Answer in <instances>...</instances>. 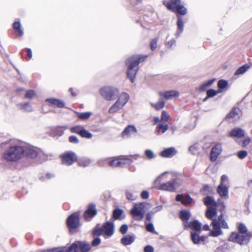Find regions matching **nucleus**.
Returning <instances> with one entry per match:
<instances>
[{"instance_id":"1","label":"nucleus","mask_w":252,"mask_h":252,"mask_svg":"<svg viewBox=\"0 0 252 252\" xmlns=\"http://www.w3.org/2000/svg\"><path fill=\"white\" fill-rule=\"evenodd\" d=\"M147 58V55H135L127 59L126 64L127 66V76L132 83L135 81V76L139 69V64Z\"/></svg>"},{"instance_id":"2","label":"nucleus","mask_w":252,"mask_h":252,"mask_svg":"<svg viewBox=\"0 0 252 252\" xmlns=\"http://www.w3.org/2000/svg\"><path fill=\"white\" fill-rule=\"evenodd\" d=\"M24 155L23 146L14 145L11 146L3 153V158L7 161H16Z\"/></svg>"},{"instance_id":"3","label":"nucleus","mask_w":252,"mask_h":252,"mask_svg":"<svg viewBox=\"0 0 252 252\" xmlns=\"http://www.w3.org/2000/svg\"><path fill=\"white\" fill-rule=\"evenodd\" d=\"M99 93L105 100L111 101L115 99L118 96L119 91L116 87L107 86L101 88Z\"/></svg>"},{"instance_id":"4","label":"nucleus","mask_w":252,"mask_h":252,"mask_svg":"<svg viewBox=\"0 0 252 252\" xmlns=\"http://www.w3.org/2000/svg\"><path fill=\"white\" fill-rule=\"evenodd\" d=\"M91 245L86 241H76L67 247V252H89Z\"/></svg>"},{"instance_id":"5","label":"nucleus","mask_w":252,"mask_h":252,"mask_svg":"<svg viewBox=\"0 0 252 252\" xmlns=\"http://www.w3.org/2000/svg\"><path fill=\"white\" fill-rule=\"evenodd\" d=\"M80 215L79 211L72 213L68 216L66 220V225L70 233L75 232V229L80 225Z\"/></svg>"},{"instance_id":"6","label":"nucleus","mask_w":252,"mask_h":252,"mask_svg":"<svg viewBox=\"0 0 252 252\" xmlns=\"http://www.w3.org/2000/svg\"><path fill=\"white\" fill-rule=\"evenodd\" d=\"M139 157L138 155L125 156L123 158L115 159L109 161V165L112 167H123L125 164H129L133 160H136Z\"/></svg>"},{"instance_id":"7","label":"nucleus","mask_w":252,"mask_h":252,"mask_svg":"<svg viewBox=\"0 0 252 252\" xmlns=\"http://www.w3.org/2000/svg\"><path fill=\"white\" fill-rule=\"evenodd\" d=\"M147 205H150V204L146 202L134 204L130 212L131 215L133 217H140L139 220H142L144 218L145 208Z\"/></svg>"},{"instance_id":"8","label":"nucleus","mask_w":252,"mask_h":252,"mask_svg":"<svg viewBox=\"0 0 252 252\" xmlns=\"http://www.w3.org/2000/svg\"><path fill=\"white\" fill-rule=\"evenodd\" d=\"M23 148L24 150V156L27 158L34 159L36 158H41V152L37 148L31 145H26L23 146Z\"/></svg>"},{"instance_id":"9","label":"nucleus","mask_w":252,"mask_h":252,"mask_svg":"<svg viewBox=\"0 0 252 252\" xmlns=\"http://www.w3.org/2000/svg\"><path fill=\"white\" fill-rule=\"evenodd\" d=\"M230 241L235 242L240 245H247L249 243V240L246 234L232 232L229 238Z\"/></svg>"},{"instance_id":"10","label":"nucleus","mask_w":252,"mask_h":252,"mask_svg":"<svg viewBox=\"0 0 252 252\" xmlns=\"http://www.w3.org/2000/svg\"><path fill=\"white\" fill-rule=\"evenodd\" d=\"M62 163L66 165L72 164L77 159L76 155L72 152H66L61 156Z\"/></svg>"},{"instance_id":"11","label":"nucleus","mask_w":252,"mask_h":252,"mask_svg":"<svg viewBox=\"0 0 252 252\" xmlns=\"http://www.w3.org/2000/svg\"><path fill=\"white\" fill-rule=\"evenodd\" d=\"M103 237L105 239L110 238L114 233V224L110 221H106L102 226Z\"/></svg>"},{"instance_id":"12","label":"nucleus","mask_w":252,"mask_h":252,"mask_svg":"<svg viewBox=\"0 0 252 252\" xmlns=\"http://www.w3.org/2000/svg\"><path fill=\"white\" fill-rule=\"evenodd\" d=\"M97 214L95 205L91 203L88 205L87 210L85 211L83 216L87 221H90Z\"/></svg>"},{"instance_id":"13","label":"nucleus","mask_w":252,"mask_h":252,"mask_svg":"<svg viewBox=\"0 0 252 252\" xmlns=\"http://www.w3.org/2000/svg\"><path fill=\"white\" fill-rule=\"evenodd\" d=\"M201 226L202 224L199 220H194L192 221H189L183 227L184 229L185 230L190 229L193 231L192 232H201Z\"/></svg>"},{"instance_id":"14","label":"nucleus","mask_w":252,"mask_h":252,"mask_svg":"<svg viewBox=\"0 0 252 252\" xmlns=\"http://www.w3.org/2000/svg\"><path fill=\"white\" fill-rule=\"evenodd\" d=\"M212 225L213 229L210 232L209 235L210 236L216 237L222 234L219 221L217 220L216 219H214L212 220Z\"/></svg>"},{"instance_id":"15","label":"nucleus","mask_w":252,"mask_h":252,"mask_svg":"<svg viewBox=\"0 0 252 252\" xmlns=\"http://www.w3.org/2000/svg\"><path fill=\"white\" fill-rule=\"evenodd\" d=\"M222 152L221 145L220 143L216 144L211 149L210 153V160L211 161H215L219 156Z\"/></svg>"},{"instance_id":"16","label":"nucleus","mask_w":252,"mask_h":252,"mask_svg":"<svg viewBox=\"0 0 252 252\" xmlns=\"http://www.w3.org/2000/svg\"><path fill=\"white\" fill-rule=\"evenodd\" d=\"M137 132V129L134 125H128L122 132L121 135L124 138H127Z\"/></svg>"},{"instance_id":"17","label":"nucleus","mask_w":252,"mask_h":252,"mask_svg":"<svg viewBox=\"0 0 252 252\" xmlns=\"http://www.w3.org/2000/svg\"><path fill=\"white\" fill-rule=\"evenodd\" d=\"M200 232H190V239L192 243L195 245H199L202 242H204L207 239L205 236H200Z\"/></svg>"},{"instance_id":"18","label":"nucleus","mask_w":252,"mask_h":252,"mask_svg":"<svg viewBox=\"0 0 252 252\" xmlns=\"http://www.w3.org/2000/svg\"><path fill=\"white\" fill-rule=\"evenodd\" d=\"M245 132L241 128L237 127L232 129L229 133V136L232 138H242L245 136Z\"/></svg>"},{"instance_id":"19","label":"nucleus","mask_w":252,"mask_h":252,"mask_svg":"<svg viewBox=\"0 0 252 252\" xmlns=\"http://www.w3.org/2000/svg\"><path fill=\"white\" fill-rule=\"evenodd\" d=\"M217 192L221 197L228 198V188L226 185L220 184L217 187Z\"/></svg>"},{"instance_id":"20","label":"nucleus","mask_w":252,"mask_h":252,"mask_svg":"<svg viewBox=\"0 0 252 252\" xmlns=\"http://www.w3.org/2000/svg\"><path fill=\"white\" fill-rule=\"evenodd\" d=\"M180 219L183 221V226L189 222V219L191 217V213L189 211L182 210L179 214Z\"/></svg>"},{"instance_id":"21","label":"nucleus","mask_w":252,"mask_h":252,"mask_svg":"<svg viewBox=\"0 0 252 252\" xmlns=\"http://www.w3.org/2000/svg\"><path fill=\"white\" fill-rule=\"evenodd\" d=\"M177 153L176 150L174 147H170L163 150L160 153V156L163 158H170Z\"/></svg>"},{"instance_id":"22","label":"nucleus","mask_w":252,"mask_h":252,"mask_svg":"<svg viewBox=\"0 0 252 252\" xmlns=\"http://www.w3.org/2000/svg\"><path fill=\"white\" fill-rule=\"evenodd\" d=\"M159 94L163 96L166 99H171L179 95L178 91L175 90L168 91L164 92H159Z\"/></svg>"},{"instance_id":"23","label":"nucleus","mask_w":252,"mask_h":252,"mask_svg":"<svg viewBox=\"0 0 252 252\" xmlns=\"http://www.w3.org/2000/svg\"><path fill=\"white\" fill-rule=\"evenodd\" d=\"M157 189L159 190L173 192L175 190L173 184L171 181L160 184Z\"/></svg>"},{"instance_id":"24","label":"nucleus","mask_w":252,"mask_h":252,"mask_svg":"<svg viewBox=\"0 0 252 252\" xmlns=\"http://www.w3.org/2000/svg\"><path fill=\"white\" fill-rule=\"evenodd\" d=\"M46 102L53 106H56L59 108H63L65 107V103L63 101L55 98H47Z\"/></svg>"},{"instance_id":"25","label":"nucleus","mask_w":252,"mask_h":252,"mask_svg":"<svg viewBox=\"0 0 252 252\" xmlns=\"http://www.w3.org/2000/svg\"><path fill=\"white\" fill-rule=\"evenodd\" d=\"M112 217L116 220H122L125 218L124 211L119 208H116L113 211Z\"/></svg>"},{"instance_id":"26","label":"nucleus","mask_w":252,"mask_h":252,"mask_svg":"<svg viewBox=\"0 0 252 252\" xmlns=\"http://www.w3.org/2000/svg\"><path fill=\"white\" fill-rule=\"evenodd\" d=\"M135 240L134 235H126L124 236L121 239V243L124 246L130 245L132 244Z\"/></svg>"},{"instance_id":"27","label":"nucleus","mask_w":252,"mask_h":252,"mask_svg":"<svg viewBox=\"0 0 252 252\" xmlns=\"http://www.w3.org/2000/svg\"><path fill=\"white\" fill-rule=\"evenodd\" d=\"M181 0H171V2H167L163 4L166 6L167 8L172 11H175V7L178 5H180Z\"/></svg>"},{"instance_id":"28","label":"nucleus","mask_w":252,"mask_h":252,"mask_svg":"<svg viewBox=\"0 0 252 252\" xmlns=\"http://www.w3.org/2000/svg\"><path fill=\"white\" fill-rule=\"evenodd\" d=\"M204 204L209 207H217L218 203L215 201L214 199L209 195H207L203 199Z\"/></svg>"},{"instance_id":"29","label":"nucleus","mask_w":252,"mask_h":252,"mask_svg":"<svg viewBox=\"0 0 252 252\" xmlns=\"http://www.w3.org/2000/svg\"><path fill=\"white\" fill-rule=\"evenodd\" d=\"M216 79L213 78L204 82L198 88V90L201 92H204L206 89L210 87L215 81Z\"/></svg>"},{"instance_id":"30","label":"nucleus","mask_w":252,"mask_h":252,"mask_svg":"<svg viewBox=\"0 0 252 252\" xmlns=\"http://www.w3.org/2000/svg\"><path fill=\"white\" fill-rule=\"evenodd\" d=\"M102 235L103 236V232L102 227L99 226V224L97 225L92 229L91 235L93 237H99Z\"/></svg>"},{"instance_id":"31","label":"nucleus","mask_w":252,"mask_h":252,"mask_svg":"<svg viewBox=\"0 0 252 252\" xmlns=\"http://www.w3.org/2000/svg\"><path fill=\"white\" fill-rule=\"evenodd\" d=\"M170 181L173 184L174 187L176 190V189L178 188L182 184V176L180 174L177 175L176 177L172 178Z\"/></svg>"},{"instance_id":"32","label":"nucleus","mask_w":252,"mask_h":252,"mask_svg":"<svg viewBox=\"0 0 252 252\" xmlns=\"http://www.w3.org/2000/svg\"><path fill=\"white\" fill-rule=\"evenodd\" d=\"M177 25V31L176 33V36L177 37H179L184 30V22L182 18H181V17H178Z\"/></svg>"},{"instance_id":"33","label":"nucleus","mask_w":252,"mask_h":252,"mask_svg":"<svg viewBox=\"0 0 252 252\" xmlns=\"http://www.w3.org/2000/svg\"><path fill=\"white\" fill-rule=\"evenodd\" d=\"M129 98V96L128 94L127 93H123L120 95L117 101L124 107L128 101Z\"/></svg>"},{"instance_id":"34","label":"nucleus","mask_w":252,"mask_h":252,"mask_svg":"<svg viewBox=\"0 0 252 252\" xmlns=\"http://www.w3.org/2000/svg\"><path fill=\"white\" fill-rule=\"evenodd\" d=\"M126 196L128 200H135L137 197V193L131 189H127L126 190Z\"/></svg>"},{"instance_id":"35","label":"nucleus","mask_w":252,"mask_h":252,"mask_svg":"<svg viewBox=\"0 0 252 252\" xmlns=\"http://www.w3.org/2000/svg\"><path fill=\"white\" fill-rule=\"evenodd\" d=\"M13 28L15 30L18 36H21L24 34V32L21 28L20 22H15L13 24Z\"/></svg>"},{"instance_id":"36","label":"nucleus","mask_w":252,"mask_h":252,"mask_svg":"<svg viewBox=\"0 0 252 252\" xmlns=\"http://www.w3.org/2000/svg\"><path fill=\"white\" fill-rule=\"evenodd\" d=\"M123 107V106L117 101L109 109L108 112L110 114H112L118 112L119 110Z\"/></svg>"},{"instance_id":"37","label":"nucleus","mask_w":252,"mask_h":252,"mask_svg":"<svg viewBox=\"0 0 252 252\" xmlns=\"http://www.w3.org/2000/svg\"><path fill=\"white\" fill-rule=\"evenodd\" d=\"M168 129L167 124H163L161 123H159L156 127L157 132L158 133H164Z\"/></svg>"},{"instance_id":"38","label":"nucleus","mask_w":252,"mask_h":252,"mask_svg":"<svg viewBox=\"0 0 252 252\" xmlns=\"http://www.w3.org/2000/svg\"><path fill=\"white\" fill-rule=\"evenodd\" d=\"M239 111V109L238 108H233L229 113L226 116V118L227 119H237L239 117L238 112Z\"/></svg>"},{"instance_id":"39","label":"nucleus","mask_w":252,"mask_h":252,"mask_svg":"<svg viewBox=\"0 0 252 252\" xmlns=\"http://www.w3.org/2000/svg\"><path fill=\"white\" fill-rule=\"evenodd\" d=\"M250 68V65L248 64H245L239 68H238L235 71L234 75H239L243 74L245 73Z\"/></svg>"},{"instance_id":"40","label":"nucleus","mask_w":252,"mask_h":252,"mask_svg":"<svg viewBox=\"0 0 252 252\" xmlns=\"http://www.w3.org/2000/svg\"><path fill=\"white\" fill-rule=\"evenodd\" d=\"M206 217L209 220H212L213 218L217 215V210L216 208H209L206 212Z\"/></svg>"},{"instance_id":"41","label":"nucleus","mask_w":252,"mask_h":252,"mask_svg":"<svg viewBox=\"0 0 252 252\" xmlns=\"http://www.w3.org/2000/svg\"><path fill=\"white\" fill-rule=\"evenodd\" d=\"M66 128V126H55L53 129L52 130L54 132V134L56 135L62 136L64 133V129Z\"/></svg>"},{"instance_id":"42","label":"nucleus","mask_w":252,"mask_h":252,"mask_svg":"<svg viewBox=\"0 0 252 252\" xmlns=\"http://www.w3.org/2000/svg\"><path fill=\"white\" fill-rule=\"evenodd\" d=\"M20 108L25 111L30 112L32 111V107L29 103H21L18 104Z\"/></svg>"},{"instance_id":"43","label":"nucleus","mask_w":252,"mask_h":252,"mask_svg":"<svg viewBox=\"0 0 252 252\" xmlns=\"http://www.w3.org/2000/svg\"><path fill=\"white\" fill-rule=\"evenodd\" d=\"M152 106H153L157 110H160L164 107L165 103L162 98H160L159 99L158 102L156 103H151Z\"/></svg>"},{"instance_id":"44","label":"nucleus","mask_w":252,"mask_h":252,"mask_svg":"<svg viewBox=\"0 0 252 252\" xmlns=\"http://www.w3.org/2000/svg\"><path fill=\"white\" fill-rule=\"evenodd\" d=\"M201 191L203 195H209L213 193V190L212 188L208 185H205L203 186L201 189Z\"/></svg>"},{"instance_id":"45","label":"nucleus","mask_w":252,"mask_h":252,"mask_svg":"<svg viewBox=\"0 0 252 252\" xmlns=\"http://www.w3.org/2000/svg\"><path fill=\"white\" fill-rule=\"evenodd\" d=\"M237 229L238 230V233L246 234L248 232V229L243 223L239 222L237 224Z\"/></svg>"},{"instance_id":"46","label":"nucleus","mask_w":252,"mask_h":252,"mask_svg":"<svg viewBox=\"0 0 252 252\" xmlns=\"http://www.w3.org/2000/svg\"><path fill=\"white\" fill-rule=\"evenodd\" d=\"M77 114L78 119L82 120H86L88 119L92 115V113L89 112L83 113L77 112Z\"/></svg>"},{"instance_id":"47","label":"nucleus","mask_w":252,"mask_h":252,"mask_svg":"<svg viewBox=\"0 0 252 252\" xmlns=\"http://www.w3.org/2000/svg\"><path fill=\"white\" fill-rule=\"evenodd\" d=\"M91 163V160L87 158H83L82 159H80L78 161V164L79 166L82 167H87Z\"/></svg>"},{"instance_id":"48","label":"nucleus","mask_w":252,"mask_h":252,"mask_svg":"<svg viewBox=\"0 0 252 252\" xmlns=\"http://www.w3.org/2000/svg\"><path fill=\"white\" fill-rule=\"evenodd\" d=\"M83 138L90 139L92 137L93 134L92 133L86 130L84 127L82 129L79 135Z\"/></svg>"},{"instance_id":"49","label":"nucleus","mask_w":252,"mask_h":252,"mask_svg":"<svg viewBox=\"0 0 252 252\" xmlns=\"http://www.w3.org/2000/svg\"><path fill=\"white\" fill-rule=\"evenodd\" d=\"M175 11H176L177 13L182 15H185L187 12L186 8H185L184 6L182 5H180L176 6L175 7Z\"/></svg>"},{"instance_id":"50","label":"nucleus","mask_w":252,"mask_h":252,"mask_svg":"<svg viewBox=\"0 0 252 252\" xmlns=\"http://www.w3.org/2000/svg\"><path fill=\"white\" fill-rule=\"evenodd\" d=\"M194 203L195 201L189 194H187L182 201V204L185 205H188Z\"/></svg>"},{"instance_id":"51","label":"nucleus","mask_w":252,"mask_h":252,"mask_svg":"<svg viewBox=\"0 0 252 252\" xmlns=\"http://www.w3.org/2000/svg\"><path fill=\"white\" fill-rule=\"evenodd\" d=\"M47 252H67V247H57L48 249Z\"/></svg>"},{"instance_id":"52","label":"nucleus","mask_w":252,"mask_h":252,"mask_svg":"<svg viewBox=\"0 0 252 252\" xmlns=\"http://www.w3.org/2000/svg\"><path fill=\"white\" fill-rule=\"evenodd\" d=\"M220 92L221 91L220 90L216 91L212 89H209L207 91V97H213Z\"/></svg>"},{"instance_id":"53","label":"nucleus","mask_w":252,"mask_h":252,"mask_svg":"<svg viewBox=\"0 0 252 252\" xmlns=\"http://www.w3.org/2000/svg\"><path fill=\"white\" fill-rule=\"evenodd\" d=\"M83 126L80 125L73 126L70 128V131L72 133H75L80 135V132L82 129L83 128Z\"/></svg>"},{"instance_id":"54","label":"nucleus","mask_w":252,"mask_h":252,"mask_svg":"<svg viewBox=\"0 0 252 252\" xmlns=\"http://www.w3.org/2000/svg\"><path fill=\"white\" fill-rule=\"evenodd\" d=\"M228 86V82L225 80H220L218 82V87L219 89H224Z\"/></svg>"},{"instance_id":"55","label":"nucleus","mask_w":252,"mask_h":252,"mask_svg":"<svg viewBox=\"0 0 252 252\" xmlns=\"http://www.w3.org/2000/svg\"><path fill=\"white\" fill-rule=\"evenodd\" d=\"M93 238L94 239L92 241L91 246L96 247L98 246L101 243V239L99 237H95Z\"/></svg>"},{"instance_id":"56","label":"nucleus","mask_w":252,"mask_h":252,"mask_svg":"<svg viewBox=\"0 0 252 252\" xmlns=\"http://www.w3.org/2000/svg\"><path fill=\"white\" fill-rule=\"evenodd\" d=\"M35 94L34 91L32 90H30L26 92L25 97L27 98H32Z\"/></svg>"},{"instance_id":"57","label":"nucleus","mask_w":252,"mask_h":252,"mask_svg":"<svg viewBox=\"0 0 252 252\" xmlns=\"http://www.w3.org/2000/svg\"><path fill=\"white\" fill-rule=\"evenodd\" d=\"M237 155L240 159H244L248 156V152L245 150H241L239 151Z\"/></svg>"},{"instance_id":"58","label":"nucleus","mask_w":252,"mask_h":252,"mask_svg":"<svg viewBox=\"0 0 252 252\" xmlns=\"http://www.w3.org/2000/svg\"><path fill=\"white\" fill-rule=\"evenodd\" d=\"M145 155L149 159H152L155 157L154 153L150 149L145 150Z\"/></svg>"},{"instance_id":"59","label":"nucleus","mask_w":252,"mask_h":252,"mask_svg":"<svg viewBox=\"0 0 252 252\" xmlns=\"http://www.w3.org/2000/svg\"><path fill=\"white\" fill-rule=\"evenodd\" d=\"M146 229L147 231L151 233H156L155 228L152 223H149L146 225Z\"/></svg>"},{"instance_id":"60","label":"nucleus","mask_w":252,"mask_h":252,"mask_svg":"<svg viewBox=\"0 0 252 252\" xmlns=\"http://www.w3.org/2000/svg\"><path fill=\"white\" fill-rule=\"evenodd\" d=\"M158 38L153 39L150 43V48L153 51L155 50L157 47Z\"/></svg>"},{"instance_id":"61","label":"nucleus","mask_w":252,"mask_h":252,"mask_svg":"<svg viewBox=\"0 0 252 252\" xmlns=\"http://www.w3.org/2000/svg\"><path fill=\"white\" fill-rule=\"evenodd\" d=\"M162 209H163V206L162 205H159L153 208L152 210L151 211H150V212H151V213L154 215L156 213L161 211Z\"/></svg>"},{"instance_id":"62","label":"nucleus","mask_w":252,"mask_h":252,"mask_svg":"<svg viewBox=\"0 0 252 252\" xmlns=\"http://www.w3.org/2000/svg\"><path fill=\"white\" fill-rule=\"evenodd\" d=\"M169 117V115L165 111H163L161 113V121L166 122Z\"/></svg>"},{"instance_id":"63","label":"nucleus","mask_w":252,"mask_h":252,"mask_svg":"<svg viewBox=\"0 0 252 252\" xmlns=\"http://www.w3.org/2000/svg\"><path fill=\"white\" fill-rule=\"evenodd\" d=\"M128 230V226L126 224H123L120 228V232L123 234L126 233Z\"/></svg>"},{"instance_id":"64","label":"nucleus","mask_w":252,"mask_h":252,"mask_svg":"<svg viewBox=\"0 0 252 252\" xmlns=\"http://www.w3.org/2000/svg\"><path fill=\"white\" fill-rule=\"evenodd\" d=\"M69 141L71 143L77 144L79 143V140L78 138L74 135H71L69 137Z\"/></svg>"}]
</instances>
